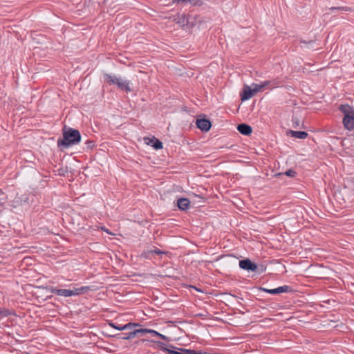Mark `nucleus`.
Wrapping results in <instances>:
<instances>
[{
	"label": "nucleus",
	"mask_w": 354,
	"mask_h": 354,
	"mask_svg": "<svg viewBox=\"0 0 354 354\" xmlns=\"http://www.w3.org/2000/svg\"><path fill=\"white\" fill-rule=\"evenodd\" d=\"M270 84V81H263L259 84H252L250 86L245 84L240 93L241 100L242 101L250 100L257 93L263 91Z\"/></svg>",
	"instance_id": "f257e3e1"
},
{
	"label": "nucleus",
	"mask_w": 354,
	"mask_h": 354,
	"mask_svg": "<svg viewBox=\"0 0 354 354\" xmlns=\"http://www.w3.org/2000/svg\"><path fill=\"white\" fill-rule=\"evenodd\" d=\"M81 136L77 130L73 129H64L63 138L57 142L59 147L68 148L71 145H76L80 142Z\"/></svg>",
	"instance_id": "f03ea898"
},
{
	"label": "nucleus",
	"mask_w": 354,
	"mask_h": 354,
	"mask_svg": "<svg viewBox=\"0 0 354 354\" xmlns=\"http://www.w3.org/2000/svg\"><path fill=\"white\" fill-rule=\"evenodd\" d=\"M339 110L344 114L343 124L344 127L349 130L354 129V109L348 104H342L339 106Z\"/></svg>",
	"instance_id": "7ed1b4c3"
},
{
	"label": "nucleus",
	"mask_w": 354,
	"mask_h": 354,
	"mask_svg": "<svg viewBox=\"0 0 354 354\" xmlns=\"http://www.w3.org/2000/svg\"><path fill=\"white\" fill-rule=\"evenodd\" d=\"M88 290V287H82L80 288H74L73 290H68V289H57L53 288L50 290V292L52 293L56 294L59 296L62 297H71L74 295H82L86 292Z\"/></svg>",
	"instance_id": "20e7f679"
},
{
	"label": "nucleus",
	"mask_w": 354,
	"mask_h": 354,
	"mask_svg": "<svg viewBox=\"0 0 354 354\" xmlns=\"http://www.w3.org/2000/svg\"><path fill=\"white\" fill-rule=\"evenodd\" d=\"M112 83L116 85L120 89L127 93L132 91L131 83L121 77L112 79Z\"/></svg>",
	"instance_id": "39448f33"
},
{
	"label": "nucleus",
	"mask_w": 354,
	"mask_h": 354,
	"mask_svg": "<svg viewBox=\"0 0 354 354\" xmlns=\"http://www.w3.org/2000/svg\"><path fill=\"white\" fill-rule=\"evenodd\" d=\"M193 19H194V18L192 17H186V16L184 15H180L177 16V17L175 19V21L177 24L182 26L187 24L190 27H192L194 26V21H192Z\"/></svg>",
	"instance_id": "423d86ee"
},
{
	"label": "nucleus",
	"mask_w": 354,
	"mask_h": 354,
	"mask_svg": "<svg viewBox=\"0 0 354 354\" xmlns=\"http://www.w3.org/2000/svg\"><path fill=\"white\" fill-rule=\"evenodd\" d=\"M239 266L241 268L246 270L255 271L257 266L255 263H252L249 259H244L239 261Z\"/></svg>",
	"instance_id": "0eeeda50"
},
{
	"label": "nucleus",
	"mask_w": 354,
	"mask_h": 354,
	"mask_svg": "<svg viewBox=\"0 0 354 354\" xmlns=\"http://www.w3.org/2000/svg\"><path fill=\"white\" fill-rule=\"evenodd\" d=\"M145 142L155 149H161L163 147L162 143L155 138H145Z\"/></svg>",
	"instance_id": "6e6552de"
},
{
	"label": "nucleus",
	"mask_w": 354,
	"mask_h": 354,
	"mask_svg": "<svg viewBox=\"0 0 354 354\" xmlns=\"http://www.w3.org/2000/svg\"><path fill=\"white\" fill-rule=\"evenodd\" d=\"M196 126L203 131H208L211 128V122L206 119H198L196 120Z\"/></svg>",
	"instance_id": "1a4fd4ad"
},
{
	"label": "nucleus",
	"mask_w": 354,
	"mask_h": 354,
	"mask_svg": "<svg viewBox=\"0 0 354 354\" xmlns=\"http://www.w3.org/2000/svg\"><path fill=\"white\" fill-rule=\"evenodd\" d=\"M237 130L243 135L249 136L252 133V127L245 124H241L238 125Z\"/></svg>",
	"instance_id": "9d476101"
},
{
	"label": "nucleus",
	"mask_w": 354,
	"mask_h": 354,
	"mask_svg": "<svg viewBox=\"0 0 354 354\" xmlns=\"http://www.w3.org/2000/svg\"><path fill=\"white\" fill-rule=\"evenodd\" d=\"M148 329L147 328H142V329H137L133 330V332H130L128 334H127L125 336L122 337V338L124 339H129L131 338H133L137 334L141 333V334H145L148 333Z\"/></svg>",
	"instance_id": "9b49d317"
},
{
	"label": "nucleus",
	"mask_w": 354,
	"mask_h": 354,
	"mask_svg": "<svg viewBox=\"0 0 354 354\" xmlns=\"http://www.w3.org/2000/svg\"><path fill=\"white\" fill-rule=\"evenodd\" d=\"M177 205L180 209L187 210L189 207L190 201L187 198H182L178 200Z\"/></svg>",
	"instance_id": "f8f14e48"
},
{
	"label": "nucleus",
	"mask_w": 354,
	"mask_h": 354,
	"mask_svg": "<svg viewBox=\"0 0 354 354\" xmlns=\"http://www.w3.org/2000/svg\"><path fill=\"white\" fill-rule=\"evenodd\" d=\"M287 134L299 139H305L308 136V133L305 131H296L292 130L288 131Z\"/></svg>",
	"instance_id": "ddd939ff"
},
{
	"label": "nucleus",
	"mask_w": 354,
	"mask_h": 354,
	"mask_svg": "<svg viewBox=\"0 0 354 354\" xmlns=\"http://www.w3.org/2000/svg\"><path fill=\"white\" fill-rule=\"evenodd\" d=\"M289 289V287L287 286H281L274 289H265L264 290L270 294H279L281 292H287Z\"/></svg>",
	"instance_id": "4468645a"
},
{
	"label": "nucleus",
	"mask_w": 354,
	"mask_h": 354,
	"mask_svg": "<svg viewBox=\"0 0 354 354\" xmlns=\"http://www.w3.org/2000/svg\"><path fill=\"white\" fill-rule=\"evenodd\" d=\"M148 333H151V334H153V335H156V336H158L160 337V338H162V339H165V340H167L168 338L162 335V334H160L158 332L154 330H152V329H148Z\"/></svg>",
	"instance_id": "2eb2a0df"
},
{
	"label": "nucleus",
	"mask_w": 354,
	"mask_h": 354,
	"mask_svg": "<svg viewBox=\"0 0 354 354\" xmlns=\"http://www.w3.org/2000/svg\"><path fill=\"white\" fill-rule=\"evenodd\" d=\"M133 326H137V324H131V323H129L127 324H125L122 327H118L115 325H113L112 324V328H116L118 330H124V329H127V328H131Z\"/></svg>",
	"instance_id": "dca6fc26"
},
{
	"label": "nucleus",
	"mask_w": 354,
	"mask_h": 354,
	"mask_svg": "<svg viewBox=\"0 0 354 354\" xmlns=\"http://www.w3.org/2000/svg\"><path fill=\"white\" fill-rule=\"evenodd\" d=\"M10 314V311L8 310L7 309L0 308V319L9 315Z\"/></svg>",
	"instance_id": "f3484780"
},
{
	"label": "nucleus",
	"mask_w": 354,
	"mask_h": 354,
	"mask_svg": "<svg viewBox=\"0 0 354 354\" xmlns=\"http://www.w3.org/2000/svg\"><path fill=\"white\" fill-rule=\"evenodd\" d=\"M6 201V197L4 196L3 192L0 190V205H2L4 204Z\"/></svg>",
	"instance_id": "a211bd4d"
},
{
	"label": "nucleus",
	"mask_w": 354,
	"mask_h": 354,
	"mask_svg": "<svg viewBox=\"0 0 354 354\" xmlns=\"http://www.w3.org/2000/svg\"><path fill=\"white\" fill-rule=\"evenodd\" d=\"M285 174L290 177H294L296 174V172L293 170H288L285 172Z\"/></svg>",
	"instance_id": "6ab92c4d"
}]
</instances>
